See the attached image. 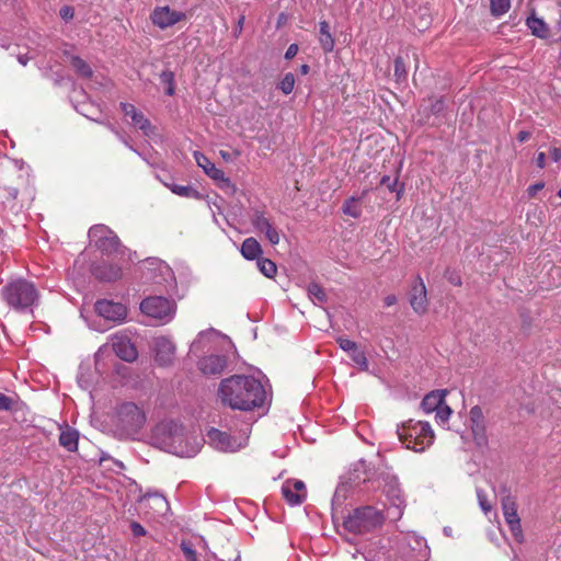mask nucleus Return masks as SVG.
<instances>
[{"label":"nucleus","mask_w":561,"mask_h":561,"mask_svg":"<svg viewBox=\"0 0 561 561\" xmlns=\"http://www.w3.org/2000/svg\"><path fill=\"white\" fill-rule=\"evenodd\" d=\"M219 394L224 404L233 410L251 411L265 401L262 383L253 377L232 376L220 383Z\"/></svg>","instance_id":"1"},{"label":"nucleus","mask_w":561,"mask_h":561,"mask_svg":"<svg viewBox=\"0 0 561 561\" xmlns=\"http://www.w3.org/2000/svg\"><path fill=\"white\" fill-rule=\"evenodd\" d=\"M351 483L343 479L336 486L332 499V520L336 533L350 541L351 535Z\"/></svg>","instance_id":"2"},{"label":"nucleus","mask_w":561,"mask_h":561,"mask_svg":"<svg viewBox=\"0 0 561 561\" xmlns=\"http://www.w3.org/2000/svg\"><path fill=\"white\" fill-rule=\"evenodd\" d=\"M399 439L408 449L423 451L433 444L434 432L427 422L409 420L398 427Z\"/></svg>","instance_id":"3"},{"label":"nucleus","mask_w":561,"mask_h":561,"mask_svg":"<svg viewBox=\"0 0 561 561\" xmlns=\"http://www.w3.org/2000/svg\"><path fill=\"white\" fill-rule=\"evenodd\" d=\"M144 409L134 402H124L116 407L114 424L126 436L137 434L146 423Z\"/></svg>","instance_id":"4"},{"label":"nucleus","mask_w":561,"mask_h":561,"mask_svg":"<svg viewBox=\"0 0 561 561\" xmlns=\"http://www.w3.org/2000/svg\"><path fill=\"white\" fill-rule=\"evenodd\" d=\"M2 297L15 310H25L34 305L38 293L32 283L18 279L3 287Z\"/></svg>","instance_id":"5"},{"label":"nucleus","mask_w":561,"mask_h":561,"mask_svg":"<svg viewBox=\"0 0 561 561\" xmlns=\"http://www.w3.org/2000/svg\"><path fill=\"white\" fill-rule=\"evenodd\" d=\"M140 309L150 318L169 322L175 313V304L164 297L154 296L144 299Z\"/></svg>","instance_id":"6"},{"label":"nucleus","mask_w":561,"mask_h":561,"mask_svg":"<svg viewBox=\"0 0 561 561\" xmlns=\"http://www.w3.org/2000/svg\"><path fill=\"white\" fill-rule=\"evenodd\" d=\"M89 237L95 239L96 248L107 255L123 252L119 238L106 226L99 225L91 227Z\"/></svg>","instance_id":"7"},{"label":"nucleus","mask_w":561,"mask_h":561,"mask_svg":"<svg viewBox=\"0 0 561 561\" xmlns=\"http://www.w3.org/2000/svg\"><path fill=\"white\" fill-rule=\"evenodd\" d=\"M383 522L380 512L371 506L357 508L353 513V533H366L379 527Z\"/></svg>","instance_id":"8"},{"label":"nucleus","mask_w":561,"mask_h":561,"mask_svg":"<svg viewBox=\"0 0 561 561\" xmlns=\"http://www.w3.org/2000/svg\"><path fill=\"white\" fill-rule=\"evenodd\" d=\"M502 510L505 522L516 541L522 542L524 539L520 519L517 514V505L514 497L507 495L502 500Z\"/></svg>","instance_id":"9"},{"label":"nucleus","mask_w":561,"mask_h":561,"mask_svg":"<svg viewBox=\"0 0 561 561\" xmlns=\"http://www.w3.org/2000/svg\"><path fill=\"white\" fill-rule=\"evenodd\" d=\"M409 302L413 311L419 316H424L428 311L430 301L427 289L423 279L419 276L411 286Z\"/></svg>","instance_id":"10"},{"label":"nucleus","mask_w":561,"mask_h":561,"mask_svg":"<svg viewBox=\"0 0 561 561\" xmlns=\"http://www.w3.org/2000/svg\"><path fill=\"white\" fill-rule=\"evenodd\" d=\"M95 311L103 319L115 323L124 321L127 316L126 306L107 299L98 300Z\"/></svg>","instance_id":"11"},{"label":"nucleus","mask_w":561,"mask_h":561,"mask_svg":"<svg viewBox=\"0 0 561 561\" xmlns=\"http://www.w3.org/2000/svg\"><path fill=\"white\" fill-rule=\"evenodd\" d=\"M185 19L186 14L184 12L171 10L168 5L158 7L151 13L152 23L161 30L173 26Z\"/></svg>","instance_id":"12"},{"label":"nucleus","mask_w":561,"mask_h":561,"mask_svg":"<svg viewBox=\"0 0 561 561\" xmlns=\"http://www.w3.org/2000/svg\"><path fill=\"white\" fill-rule=\"evenodd\" d=\"M30 188L28 176L22 172H15V176L1 187L2 197L5 202H13L21 192H27Z\"/></svg>","instance_id":"13"},{"label":"nucleus","mask_w":561,"mask_h":561,"mask_svg":"<svg viewBox=\"0 0 561 561\" xmlns=\"http://www.w3.org/2000/svg\"><path fill=\"white\" fill-rule=\"evenodd\" d=\"M194 158L198 167H201L205 173L219 183L221 187H233L230 179L226 178L225 172L218 169L204 153L194 152Z\"/></svg>","instance_id":"14"},{"label":"nucleus","mask_w":561,"mask_h":561,"mask_svg":"<svg viewBox=\"0 0 561 561\" xmlns=\"http://www.w3.org/2000/svg\"><path fill=\"white\" fill-rule=\"evenodd\" d=\"M251 222L256 231L262 232L265 234L266 239L273 244L276 245L280 241L279 232L277 229L272 225L271 220L265 217L264 213L262 211H254Z\"/></svg>","instance_id":"15"},{"label":"nucleus","mask_w":561,"mask_h":561,"mask_svg":"<svg viewBox=\"0 0 561 561\" xmlns=\"http://www.w3.org/2000/svg\"><path fill=\"white\" fill-rule=\"evenodd\" d=\"M282 494L288 504H301L307 496L306 485L300 480H287L282 485Z\"/></svg>","instance_id":"16"},{"label":"nucleus","mask_w":561,"mask_h":561,"mask_svg":"<svg viewBox=\"0 0 561 561\" xmlns=\"http://www.w3.org/2000/svg\"><path fill=\"white\" fill-rule=\"evenodd\" d=\"M154 352L156 362L160 366H169L175 357V345L171 340L159 336L154 340Z\"/></svg>","instance_id":"17"},{"label":"nucleus","mask_w":561,"mask_h":561,"mask_svg":"<svg viewBox=\"0 0 561 561\" xmlns=\"http://www.w3.org/2000/svg\"><path fill=\"white\" fill-rule=\"evenodd\" d=\"M470 426L472 431L473 438L479 446H483L486 444V434H485V422L483 411L479 405H474L470 409Z\"/></svg>","instance_id":"18"},{"label":"nucleus","mask_w":561,"mask_h":561,"mask_svg":"<svg viewBox=\"0 0 561 561\" xmlns=\"http://www.w3.org/2000/svg\"><path fill=\"white\" fill-rule=\"evenodd\" d=\"M140 506L146 514L164 515L169 511L167 499L158 493H149L140 499Z\"/></svg>","instance_id":"19"},{"label":"nucleus","mask_w":561,"mask_h":561,"mask_svg":"<svg viewBox=\"0 0 561 561\" xmlns=\"http://www.w3.org/2000/svg\"><path fill=\"white\" fill-rule=\"evenodd\" d=\"M112 347L115 354L125 362H134L138 357L136 346L127 336H114L112 340Z\"/></svg>","instance_id":"20"},{"label":"nucleus","mask_w":561,"mask_h":561,"mask_svg":"<svg viewBox=\"0 0 561 561\" xmlns=\"http://www.w3.org/2000/svg\"><path fill=\"white\" fill-rule=\"evenodd\" d=\"M121 110L126 117H130L131 123L144 131L145 135H149L152 131V126L144 115L141 111H138L131 103L122 102Z\"/></svg>","instance_id":"21"},{"label":"nucleus","mask_w":561,"mask_h":561,"mask_svg":"<svg viewBox=\"0 0 561 561\" xmlns=\"http://www.w3.org/2000/svg\"><path fill=\"white\" fill-rule=\"evenodd\" d=\"M93 275L101 282H116L122 278V267L114 263L101 262L93 267Z\"/></svg>","instance_id":"22"},{"label":"nucleus","mask_w":561,"mask_h":561,"mask_svg":"<svg viewBox=\"0 0 561 561\" xmlns=\"http://www.w3.org/2000/svg\"><path fill=\"white\" fill-rule=\"evenodd\" d=\"M226 358L220 355L205 356L199 360V369L205 375H219L226 367Z\"/></svg>","instance_id":"23"},{"label":"nucleus","mask_w":561,"mask_h":561,"mask_svg":"<svg viewBox=\"0 0 561 561\" xmlns=\"http://www.w3.org/2000/svg\"><path fill=\"white\" fill-rule=\"evenodd\" d=\"M446 390H436L427 393L422 402L421 408L425 413L435 412L445 401Z\"/></svg>","instance_id":"24"},{"label":"nucleus","mask_w":561,"mask_h":561,"mask_svg":"<svg viewBox=\"0 0 561 561\" xmlns=\"http://www.w3.org/2000/svg\"><path fill=\"white\" fill-rule=\"evenodd\" d=\"M79 432L68 425L61 427L59 435V444L68 451H76L78 449Z\"/></svg>","instance_id":"25"},{"label":"nucleus","mask_w":561,"mask_h":561,"mask_svg":"<svg viewBox=\"0 0 561 561\" xmlns=\"http://www.w3.org/2000/svg\"><path fill=\"white\" fill-rule=\"evenodd\" d=\"M241 254L247 260L260 259L262 247L255 238H247L241 244Z\"/></svg>","instance_id":"26"},{"label":"nucleus","mask_w":561,"mask_h":561,"mask_svg":"<svg viewBox=\"0 0 561 561\" xmlns=\"http://www.w3.org/2000/svg\"><path fill=\"white\" fill-rule=\"evenodd\" d=\"M208 437L217 446V448L225 451L232 449L231 436L226 432L213 428L209 431Z\"/></svg>","instance_id":"27"},{"label":"nucleus","mask_w":561,"mask_h":561,"mask_svg":"<svg viewBox=\"0 0 561 561\" xmlns=\"http://www.w3.org/2000/svg\"><path fill=\"white\" fill-rule=\"evenodd\" d=\"M526 25L530 28L533 35L539 38H546L549 35V28L542 19L537 18L535 14L527 18Z\"/></svg>","instance_id":"28"},{"label":"nucleus","mask_w":561,"mask_h":561,"mask_svg":"<svg viewBox=\"0 0 561 561\" xmlns=\"http://www.w3.org/2000/svg\"><path fill=\"white\" fill-rule=\"evenodd\" d=\"M319 42L325 53L333 50L334 39L330 33L329 23L325 21L319 23Z\"/></svg>","instance_id":"29"},{"label":"nucleus","mask_w":561,"mask_h":561,"mask_svg":"<svg viewBox=\"0 0 561 561\" xmlns=\"http://www.w3.org/2000/svg\"><path fill=\"white\" fill-rule=\"evenodd\" d=\"M355 472H356L355 479L358 482L370 481L374 478V476L376 474L375 470L373 468H370V466H368L365 460L358 461Z\"/></svg>","instance_id":"30"},{"label":"nucleus","mask_w":561,"mask_h":561,"mask_svg":"<svg viewBox=\"0 0 561 561\" xmlns=\"http://www.w3.org/2000/svg\"><path fill=\"white\" fill-rule=\"evenodd\" d=\"M169 188L172 193L187 198H199V193L190 185L171 184Z\"/></svg>","instance_id":"31"},{"label":"nucleus","mask_w":561,"mask_h":561,"mask_svg":"<svg viewBox=\"0 0 561 561\" xmlns=\"http://www.w3.org/2000/svg\"><path fill=\"white\" fill-rule=\"evenodd\" d=\"M257 267L260 272L267 278H273L277 273L276 264L270 259H257Z\"/></svg>","instance_id":"32"},{"label":"nucleus","mask_w":561,"mask_h":561,"mask_svg":"<svg viewBox=\"0 0 561 561\" xmlns=\"http://www.w3.org/2000/svg\"><path fill=\"white\" fill-rule=\"evenodd\" d=\"M70 64L71 66L76 69V71L81 76V77H84V78H90L92 77V69L90 68V66L82 59L80 58L79 56H72L70 58Z\"/></svg>","instance_id":"33"},{"label":"nucleus","mask_w":561,"mask_h":561,"mask_svg":"<svg viewBox=\"0 0 561 561\" xmlns=\"http://www.w3.org/2000/svg\"><path fill=\"white\" fill-rule=\"evenodd\" d=\"M511 8V0H491L490 11L493 16L505 14Z\"/></svg>","instance_id":"34"},{"label":"nucleus","mask_w":561,"mask_h":561,"mask_svg":"<svg viewBox=\"0 0 561 561\" xmlns=\"http://www.w3.org/2000/svg\"><path fill=\"white\" fill-rule=\"evenodd\" d=\"M308 294L311 297L313 302L322 304L325 301V297H327L325 291L318 284H310L308 286Z\"/></svg>","instance_id":"35"},{"label":"nucleus","mask_w":561,"mask_h":561,"mask_svg":"<svg viewBox=\"0 0 561 561\" xmlns=\"http://www.w3.org/2000/svg\"><path fill=\"white\" fill-rule=\"evenodd\" d=\"M296 83L295 76L291 72H288L284 76L282 81L278 84V88L284 94H290L294 91Z\"/></svg>","instance_id":"36"},{"label":"nucleus","mask_w":561,"mask_h":561,"mask_svg":"<svg viewBox=\"0 0 561 561\" xmlns=\"http://www.w3.org/2000/svg\"><path fill=\"white\" fill-rule=\"evenodd\" d=\"M160 80L165 84V93L170 96L174 94V73L170 70H164L160 75Z\"/></svg>","instance_id":"37"},{"label":"nucleus","mask_w":561,"mask_h":561,"mask_svg":"<svg viewBox=\"0 0 561 561\" xmlns=\"http://www.w3.org/2000/svg\"><path fill=\"white\" fill-rule=\"evenodd\" d=\"M435 412L436 422L439 424H446L453 413V410L444 402Z\"/></svg>","instance_id":"38"},{"label":"nucleus","mask_w":561,"mask_h":561,"mask_svg":"<svg viewBox=\"0 0 561 561\" xmlns=\"http://www.w3.org/2000/svg\"><path fill=\"white\" fill-rule=\"evenodd\" d=\"M356 364L359 370H367L368 363L363 352H358L353 343V365Z\"/></svg>","instance_id":"39"},{"label":"nucleus","mask_w":561,"mask_h":561,"mask_svg":"<svg viewBox=\"0 0 561 561\" xmlns=\"http://www.w3.org/2000/svg\"><path fill=\"white\" fill-rule=\"evenodd\" d=\"M407 75L408 72L404 60L402 57L399 56L394 59V76L398 81H402L407 79Z\"/></svg>","instance_id":"40"},{"label":"nucleus","mask_w":561,"mask_h":561,"mask_svg":"<svg viewBox=\"0 0 561 561\" xmlns=\"http://www.w3.org/2000/svg\"><path fill=\"white\" fill-rule=\"evenodd\" d=\"M180 547H181V550H182L186 561H197L196 551L190 541L182 540Z\"/></svg>","instance_id":"41"},{"label":"nucleus","mask_w":561,"mask_h":561,"mask_svg":"<svg viewBox=\"0 0 561 561\" xmlns=\"http://www.w3.org/2000/svg\"><path fill=\"white\" fill-rule=\"evenodd\" d=\"M477 497H478L480 507L482 508V511L485 514H488L491 511L492 506L488 501L486 493L482 489H477Z\"/></svg>","instance_id":"42"},{"label":"nucleus","mask_w":561,"mask_h":561,"mask_svg":"<svg viewBox=\"0 0 561 561\" xmlns=\"http://www.w3.org/2000/svg\"><path fill=\"white\" fill-rule=\"evenodd\" d=\"M15 404V400L12 397L0 393V411H9Z\"/></svg>","instance_id":"43"},{"label":"nucleus","mask_w":561,"mask_h":561,"mask_svg":"<svg viewBox=\"0 0 561 561\" xmlns=\"http://www.w3.org/2000/svg\"><path fill=\"white\" fill-rule=\"evenodd\" d=\"M545 187V183L543 182H537L533 185H530L528 188H527V194H528V197L529 198H535L537 196V193L539 191H541L542 188Z\"/></svg>","instance_id":"44"},{"label":"nucleus","mask_w":561,"mask_h":561,"mask_svg":"<svg viewBox=\"0 0 561 561\" xmlns=\"http://www.w3.org/2000/svg\"><path fill=\"white\" fill-rule=\"evenodd\" d=\"M131 533L135 537H141L146 535V529L137 522L130 524Z\"/></svg>","instance_id":"45"},{"label":"nucleus","mask_w":561,"mask_h":561,"mask_svg":"<svg viewBox=\"0 0 561 561\" xmlns=\"http://www.w3.org/2000/svg\"><path fill=\"white\" fill-rule=\"evenodd\" d=\"M444 110V101L442 99H433L431 111L433 114H438Z\"/></svg>","instance_id":"46"},{"label":"nucleus","mask_w":561,"mask_h":561,"mask_svg":"<svg viewBox=\"0 0 561 561\" xmlns=\"http://www.w3.org/2000/svg\"><path fill=\"white\" fill-rule=\"evenodd\" d=\"M59 14L64 20H71L75 15V10L72 7L66 5L60 9Z\"/></svg>","instance_id":"47"},{"label":"nucleus","mask_w":561,"mask_h":561,"mask_svg":"<svg viewBox=\"0 0 561 561\" xmlns=\"http://www.w3.org/2000/svg\"><path fill=\"white\" fill-rule=\"evenodd\" d=\"M298 45L297 44H290L285 53L286 59H293L297 53H298Z\"/></svg>","instance_id":"48"},{"label":"nucleus","mask_w":561,"mask_h":561,"mask_svg":"<svg viewBox=\"0 0 561 561\" xmlns=\"http://www.w3.org/2000/svg\"><path fill=\"white\" fill-rule=\"evenodd\" d=\"M336 342L339 343L340 347L345 351V352H350L351 351V340H348L347 337H337L336 339Z\"/></svg>","instance_id":"49"},{"label":"nucleus","mask_w":561,"mask_h":561,"mask_svg":"<svg viewBox=\"0 0 561 561\" xmlns=\"http://www.w3.org/2000/svg\"><path fill=\"white\" fill-rule=\"evenodd\" d=\"M397 182L398 180L394 179V180H391L389 176H383L381 179V184L383 185H387V187L389 188V191L393 192L396 190V186H397Z\"/></svg>","instance_id":"50"},{"label":"nucleus","mask_w":561,"mask_h":561,"mask_svg":"<svg viewBox=\"0 0 561 561\" xmlns=\"http://www.w3.org/2000/svg\"><path fill=\"white\" fill-rule=\"evenodd\" d=\"M536 164L538 168L542 169L546 167V154L545 152H539L536 158Z\"/></svg>","instance_id":"51"},{"label":"nucleus","mask_w":561,"mask_h":561,"mask_svg":"<svg viewBox=\"0 0 561 561\" xmlns=\"http://www.w3.org/2000/svg\"><path fill=\"white\" fill-rule=\"evenodd\" d=\"M244 20H245L244 15H241L238 19L237 26H236V30H234L236 36H238L242 32Z\"/></svg>","instance_id":"52"},{"label":"nucleus","mask_w":561,"mask_h":561,"mask_svg":"<svg viewBox=\"0 0 561 561\" xmlns=\"http://www.w3.org/2000/svg\"><path fill=\"white\" fill-rule=\"evenodd\" d=\"M550 153L553 161L558 162L561 160V150L559 148H552Z\"/></svg>","instance_id":"53"},{"label":"nucleus","mask_w":561,"mask_h":561,"mask_svg":"<svg viewBox=\"0 0 561 561\" xmlns=\"http://www.w3.org/2000/svg\"><path fill=\"white\" fill-rule=\"evenodd\" d=\"M529 137H530V134L526 130H522L517 135V139L519 142L526 141L527 139H529Z\"/></svg>","instance_id":"54"},{"label":"nucleus","mask_w":561,"mask_h":561,"mask_svg":"<svg viewBox=\"0 0 561 561\" xmlns=\"http://www.w3.org/2000/svg\"><path fill=\"white\" fill-rule=\"evenodd\" d=\"M383 302L387 307H390L397 302V297L394 295H388Z\"/></svg>","instance_id":"55"},{"label":"nucleus","mask_w":561,"mask_h":561,"mask_svg":"<svg viewBox=\"0 0 561 561\" xmlns=\"http://www.w3.org/2000/svg\"><path fill=\"white\" fill-rule=\"evenodd\" d=\"M343 211L346 215H351V198H347V199L344 201Z\"/></svg>","instance_id":"56"},{"label":"nucleus","mask_w":561,"mask_h":561,"mask_svg":"<svg viewBox=\"0 0 561 561\" xmlns=\"http://www.w3.org/2000/svg\"><path fill=\"white\" fill-rule=\"evenodd\" d=\"M30 57L27 55H19L18 56V61L22 65V66H26L27 62L30 61Z\"/></svg>","instance_id":"57"},{"label":"nucleus","mask_w":561,"mask_h":561,"mask_svg":"<svg viewBox=\"0 0 561 561\" xmlns=\"http://www.w3.org/2000/svg\"><path fill=\"white\" fill-rule=\"evenodd\" d=\"M450 283L456 285V286H460L461 285V279L459 276H456L454 278H450Z\"/></svg>","instance_id":"58"},{"label":"nucleus","mask_w":561,"mask_h":561,"mask_svg":"<svg viewBox=\"0 0 561 561\" xmlns=\"http://www.w3.org/2000/svg\"><path fill=\"white\" fill-rule=\"evenodd\" d=\"M300 71H301V73L307 75L309 72V66L308 65H302L300 67Z\"/></svg>","instance_id":"59"},{"label":"nucleus","mask_w":561,"mask_h":561,"mask_svg":"<svg viewBox=\"0 0 561 561\" xmlns=\"http://www.w3.org/2000/svg\"><path fill=\"white\" fill-rule=\"evenodd\" d=\"M388 479L390 480V482H393V483H394V485H392L391 488H392L394 491H398V490H397V485H396V480H394V478H391V477H386V478H385V480H388Z\"/></svg>","instance_id":"60"},{"label":"nucleus","mask_w":561,"mask_h":561,"mask_svg":"<svg viewBox=\"0 0 561 561\" xmlns=\"http://www.w3.org/2000/svg\"><path fill=\"white\" fill-rule=\"evenodd\" d=\"M220 154L226 160L229 158V153H227L226 151H220Z\"/></svg>","instance_id":"61"},{"label":"nucleus","mask_w":561,"mask_h":561,"mask_svg":"<svg viewBox=\"0 0 561 561\" xmlns=\"http://www.w3.org/2000/svg\"><path fill=\"white\" fill-rule=\"evenodd\" d=\"M558 196L561 197V188L558 191Z\"/></svg>","instance_id":"62"}]
</instances>
